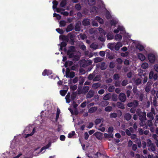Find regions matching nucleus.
Returning a JSON list of instances; mask_svg holds the SVG:
<instances>
[{
	"label": "nucleus",
	"instance_id": "cd10ccee",
	"mask_svg": "<svg viewBox=\"0 0 158 158\" xmlns=\"http://www.w3.org/2000/svg\"><path fill=\"white\" fill-rule=\"evenodd\" d=\"M108 47L111 50H113L114 49V43H109L108 44Z\"/></svg>",
	"mask_w": 158,
	"mask_h": 158
},
{
	"label": "nucleus",
	"instance_id": "0eeeda50",
	"mask_svg": "<svg viewBox=\"0 0 158 158\" xmlns=\"http://www.w3.org/2000/svg\"><path fill=\"white\" fill-rule=\"evenodd\" d=\"M81 25V23L80 22H77L75 24L74 28L75 30L76 31H80V26Z\"/></svg>",
	"mask_w": 158,
	"mask_h": 158
},
{
	"label": "nucleus",
	"instance_id": "9b49d317",
	"mask_svg": "<svg viewBox=\"0 0 158 158\" xmlns=\"http://www.w3.org/2000/svg\"><path fill=\"white\" fill-rule=\"evenodd\" d=\"M82 23L84 26H88L90 24L89 20L88 19H85L83 20Z\"/></svg>",
	"mask_w": 158,
	"mask_h": 158
},
{
	"label": "nucleus",
	"instance_id": "4be33fe9",
	"mask_svg": "<svg viewBox=\"0 0 158 158\" xmlns=\"http://www.w3.org/2000/svg\"><path fill=\"white\" fill-rule=\"evenodd\" d=\"M70 94L69 92H68L65 97L66 100V102L67 103H69L70 102L71 100L70 99Z\"/></svg>",
	"mask_w": 158,
	"mask_h": 158
},
{
	"label": "nucleus",
	"instance_id": "72a5a7b5",
	"mask_svg": "<svg viewBox=\"0 0 158 158\" xmlns=\"http://www.w3.org/2000/svg\"><path fill=\"white\" fill-rule=\"evenodd\" d=\"M153 120L149 119L147 122V125L149 127H152L153 126L152 121Z\"/></svg>",
	"mask_w": 158,
	"mask_h": 158
},
{
	"label": "nucleus",
	"instance_id": "864d4df0",
	"mask_svg": "<svg viewBox=\"0 0 158 158\" xmlns=\"http://www.w3.org/2000/svg\"><path fill=\"white\" fill-rule=\"evenodd\" d=\"M90 47L93 49L95 50L98 48V45L94 44V43H92L90 46Z\"/></svg>",
	"mask_w": 158,
	"mask_h": 158
},
{
	"label": "nucleus",
	"instance_id": "7c9ffc66",
	"mask_svg": "<svg viewBox=\"0 0 158 158\" xmlns=\"http://www.w3.org/2000/svg\"><path fill=\"white\" fill-rule=\"evenodd\" d=\"M51 143H49L47 145L43 147L40 150V152H42L44 150H45L51 146Z\"/></svg>",
	"mask_w": 158,
	"mask_h": 158
},
{
	"label": "nucleus",
	"instance_id": "9d476101",
	"mask_svg": "<svg viewBox=\"0 0 158 158\" xmlns=\"http://www.w3.org/2000/svg\"><path fill=\"white\" fill-rule=\"evenodd\" d=\"M122 44L121 43L118 42L114 46V49L116 51H118L119 50L120 48L122 46Z\"/></svg>",
	"mask_w": 158,
	"mask_h": 158
},
{
	"label": "nucleus",
	"instance_id": "3c124183",
	"mask_svg": "<svg viewBox=\"0 0 158 158\" xmlns=\"http://www.w3.org/2000/svg\"><path fill=\"white\" fill-rule=\"evenodd\" d=\"M56 30L58 33L60 34H62L64 33V31L63 30L60 28H56Z\"/></svg>",
	"mask_w": 158,
	"mask_h": 158
},
{
	"label": "nucleus",
	"instance_id": "c756f323",
	"mask_svg": "<svg viewBox=\"0 0 158 158\" xmlns=\"http://www.w3.org/2000/svg\"><path fill=\"white\" fill-rule=\"evenodd\" d=\"M110 94L109 93L106 94L103 97V99L105 100H109L110 98Z\"/></svg>",
	"mask_w": 158,
	"mask_h": 158
},
{
	"label": "nucleus",
	"instance_id": "69168bd1",
	"mask_svg": "<svg viewBox=\"0 0 158 158\" xmlns=\"http://www.w3.org/2000/svg\"><path fill=\"white\" fill-rule=\"evenodd\" d=\"M136 113L137 115L139 116L140 115H141V114L143 113L141 111V110L140 109H138L136 111Z\"/></svg>",
	"mask_w": 158,
	"mask_h": 158
},
{
	"label": "nucleus",
	"instance_id": "bb28decb",
	"mask_svg": "<svg viewBox=\"0 0 158 158\" xmlns=\"http://www.w3.org/2000/svg\"><path fill=\"white\" fill-rule=\"evenodd\" d=\"M107 39L108 40H112L114 38L113 35L110 33H108L106 35Z\"/></svg>",
	"mask_w": 158,
	"mask_h": 158
},
{
	"label": "nucleus",
	"instance_id": "b1692460",
	"mask_svg": "<svg viewBox=\"0 0 158 158\" xmlns=\"http://www.w3.org/2000/svg\"><path fill=\"white\" fill-rule=\"evenodd\" d=\"M142 81V80L139 78L136 79L134 82L135 84L136 85H140Z\"/></svg>",
	"mask_w": 158,
	"mask_h": 158
},
{
	"label": "nucleus",
	"instance_id": "7ed1b4c3",
	"mask_svg": "<svg viewBox=\"0 0 158 158\" xmlns=\"http://www.w3.org/2000/svg\"><path fill=\"white\" fill-rule=\"evenodd\" d=\"M126 96L125 94L121 93L118 96V99L122 102H124L126 100Z\"/></svg>",
	"mask_w": 158,
	"mask_h": 158
},
{
	"label": "nucleus",
	"instance_id": "f3484780",
	"mask_svg": "<svg viewBox=\"0 0 158 158\" xmlns=\"http://www.w3.org/2000/svg\"><path fill=\"white\" fill-rule=\"evenodd\" d=\"M138 57L141 61H143L145 59V56L141 53H139L138 54Z\"/></svg>",
	"mask_w": 158,
	"mask_h": 158
},
{
	"label": "nucleus",
	"instance_id": "393cba45",
	"mask_svg": "<svg viewBox=\"0 0 158 158\" xmlns=\"http://www.w3.org/2000/svg\"><path fill=\"white\" fill-rule=\"evenodd\" d=\"M95 76V74L94 72H93V73H90L89 75L88 76V78L89 80L91 81L93 79H93L94 78Z\"/></svg>",
	"mask_w": 158,
	"mask_h": 158
},
{
	"label": "nucleus",
	"instance_id": "4d7b16f0",
	"mask_svg": "<svg viewBox=\"0 0 158 158\" xmlns=\"http://www.w3.org/2000/svg\"><path fill=\"white\" fill-rule=\"evenodd\" d=\"M75 7L76 9L78 10H80L81 8V6L80 4L79 3L77 4L75 6Z\"/></svg>",
	"mask_w": 158,
	"mask_h": 158
},
{
	"label": "nucleus",
	"instance_id": "423d86ee",
	"mask_svg": "<svg viewBox=\"0 0 158 158\" xmlns=\"http://www.w3.org/2000/svg\"><path fill=\"white\" fill-rule=\"evenodd\" d=\"M94 94V92L93 90H90L86 94V98H90L92 97Z\"/></svg>",
	"mask_w": 158,
	"mask_h": 158
},
{
	"label": "nucleus",
	"instance_id": "39448f33",
	"mask_svg": "<svg viewBox=\"0 0 158 158\" xmlns=\"http://www.w3.org/2000/svg\"><path fill=\"white\" fill-rule=\"evenodd\" d=\"M139 119L141 122L147 120L146 117V113L145 111L143 112V113L139 116Z\"/></svg>",
	"mask_w": 158,
	"mask_h": 158
},
{
	"label": "nucleus",
	"instance_id": "603ef678",
	"mask_svg": "<svg viewBox=\"0 0 158 158\" xmlns=\"http://www.w3.org/2000/svg\"><path fill=\"white\" fill-rule=\"evenodd\" d=\"M110 118H116L117 116V114L115 113H112L110 114Z\"/></svg>",
	"mask_w": 158,
	"mask_h": 158
},
{
	"label": "nucleus",
	"instance_id": "6e6d98bb",
	"mask_svg": "<svg viewBox=\"0 0 158 158\" xmlns=\"http://www.w3.org/2000/svg\"><path fill=\"white\" fill-rule=\"evenodd\" d=\"M94 61L95 63H98L102 61L101 58L99 57H97L94 59Z\"/></svg>",
	"mask_w": 158,
	"mask_h": 158
},
{
	"label": "nucleus",
	"instance_id": "a19ab883",
	"mask_svg": "<svg viewBox=\"0 0 158 158\" xmlns=\"http://www.w3.org/2000/svg\"><path fill=\"white\" fill-rule=\"evenodd\" d=\"M96 20L101 23H103V20L98 16H96Z\"/></svg>",
	"mask_w": 158,
	"mask_h": 158
},
{
	"label": "nucleus",
	"instance_id": "338daca9",
	"mask_svg": "<svg viewBox=\"0 0 158 158\" xmlns=\"http://www.w3.org/2000/svg\"><path fill=\"white\" fill-rule=\"evenodd\" d=\"M150 87L149 86L147 85L145 87V90L147 93H149L150 91Z\"/></svg>",
	"mask_w": 158,
	"mask_h": 158
},
{
	"label": "nucleus",
	"instance_id": "37998d69",
	"mask_svg": "<svg viewBox=\"0 0 158 158\" xmlns=\"http://www.w3.org/2000/svg\"><path fill=\"white\" fill-rule=\"evenodd\" d=\"M52 3L53 4L52 6L53 8V9L56 8H57V6L58 4V2L54 0L52 2Z\"/></svg>",
	"mask_w": 158,
	"mask_h": 158
},
{
	"label": "nucleus",
	"instance_id": "4c0bfd02",
	"mask_svg": "<svg viewBox=\"0 0 158 158\" xmlns=\"http://www.w3.org/2000/svg\"><path fill=\"white\" fill-rule=\"evenodd\" d=\"M115 87L114 85L110 86L108 89V90L110 92H113L114 91Z\"/></svg>",
	"mask_w": 158,
	"mask_h": 158
},
{
	"label": "nucleus",
	"instance_id": "bf43d9fd",
	"mask_svg": "<svg viewBox=\"0 0 158 158\" xmlns=\"http://www.w3.org/2000/svg\"><path fill=\"white\" fill-rule=\"evenodd\" d=\"M128 84V81L127 80H123L122 82V85L123 86H126Z\"/></svg>",
	"mask_w": 158,
	"mask_h": 158
},
{
	"label": "nucleus",
	"instance_id": "aec40b11",
	"mask_svg": "<svg viewBox=\"0 0 158 158\" xmlns=\"http://www.w3.org/2000/svg\"><path fill=\"white\" fill-rule=\"evenodd\" d=\"M73 62L71 61L68 60L66 61L64 64V66L65 67H67L68 66H70L72 65Z\"/></svg>",
	"mask_w": 158,
	"mask_h": 158
},
{
	"label": "nucleus",
	"instance_id": "680f3d73",
	"mask_svg": "<svg viewBox=\"0 0 158 158\" xmlns=\"http://www.w3.org/2000/svg\"><path fill=\"white\" fill-rule=\"evenodd\" d=\"M67 55L69 56V58H73L75 55L73 53H71V52H67Z\"/></svg>",
	"mask_w": 158,
	"mask_h": 158
},
{
	"label": "nucleus",
	"instance_id": "412c9836",
	"mask_svg": "<svg viewBox=\"0 0 158 158\" xmlns=\"http://www.w3.org/2000/svg\"><path fill=\"white\" fill-rule=\"evenodd\" d=\"M101 86V84L98 83H95L92 85V87L93 89H98Z\"/></svg>",
	"mask_w": 158,
	"mask_h": 158
},
{
	"label": "nucleus",
	"instance_id": "1a4fd4ad",
	"mask_svg": "<svg viewBox=\"0 0 158 158\" xmlns=\"http://www.w3.org/2000/svg\"><path fill=\"white\" fill-rule=\"evenodd\" d=\"M52 73V71L45 69L42 73V75L45 76L46 75L48 76Z\"/></svg>",
	"mask_w": 158,
	"mask_h": 158
},
{
	"label": "nucleus",
	"instance_id": "6ab92c4d",
	"mask_svg": "<svg viewBox=\"0 0 158 158\" xmlns=\"http://www.w3.org/2000/svg\"><path fill=\"white\" fill-rule=\"evenodd\" d=\"M68 89V86H67L66 89L60 90V95L62 96H64L66 94Z\"/></svg>",
	"mask_w": 158,
	"mask_h": 158
},
{
	"label": "nucleus",
	"instance_id": "c9c22d12",
	"mask_svg": "<svg viewBox=\"0 0 158 158\" xmlns=\"http://www.w3.org/2000/svg\"><path fill=\"white\" fill-rule=\"evenodd\" d=\"M136 48L140 51H143L144 49V47L143 46L140 44H137Z\"/></svg>",
	"mask_w": 158,
	"mask_h": 158
},
{
	"label": "nucleus",
	"instance_id": "5fc2aeb1",
	"mask_svg": "<svg viewBox=\"0 0 158 158\" xmlns=\"http://www.w3.org/2000/svg\"><path fill=\"white\" fill-rule=\"evenodd\" d=\"M60 26L64 27L66 25V22L64 20H62L60 22Z\"/></svg>",
	"mask_w": 158,
	"mask_h": 158
},
{
	"label": "nucleus",
	"instance_id": "f8f14e48",
	"mask_svg": "<svg viewBox=\"0 0 158 158\" xmlns=\"http://www.w3.org/2000/svg\"><path fill=\"white\" fill-rule=\"evenodd\" d=\"M73 28L74 27L73 24L71 23L67 26L66 29V31L68 32L72 31L73 29Z\"/></svg>",
	"mask_w": 158,
	"mask_h": 158
},
{
	"label": "nucleus",
	"instance_id": "09e8293b",
	"mask_svg": "<svg viewBox=\"0 0 158 158\" xmlns=\"http://www.w3.org/2000/svg\"><path fill=\"white\" fill-rule=\"evenodd\" d=\"M120 77L118 74L117 73H115L113 76V79L115 80H117L119 79Z\"/></svg>",
	"mask_w": 158,
	"mask_h": 158
},
{
	"label": "nucleus",
	"instance_id": "774afa93",
	"mask_svg": "<svg viewBox=\"0 0 158 158\" xmlns=\"http://www.w3.org/2000/svg\"><path fill=\"white\" fill-rule=\"evenodd\" d=\"M115 66V63L113 62H111L110 63L109 67L111 69L113 68Z\"/></svg>",
	"mask_w": 158,
	"mask_h": 158
},
{
	"label": "nucleus",
	"instance_id": "de8ad7c7",
	"mask_svg": "<svg viewBox=\"0 0 158 158\" xmlns=\"http://www.w3.org/2000/svg\"><path fill=\"white\" fill-rule=\"evenodd\" d=\"M89 90V86H85L83 88L82 91L86 93L87 92H88Z\"/></svg>",
	"mask_w": 158,
	"mask_h": 158
},
{
	"label": "nucleus",
	"instance_id": "e433bc0d",
	"mask_svg": "<svg viewBox=\"0 0 158 158\" xmlns=\"http://www.w3.org/2000/svg\"><path fill=\"white\" fill-rule=\"evenodd\" d=\"M60 113V109L58 108L57 110L56 116L55 119V120L57 121L59 118V114Z\"/></svg>",
	"mask_w": 158,
	"mask_h": 158
},
{
	"label": "nucleus",
	"instance_id": "f704fd0d",
	"mask_svg": "<svg viewBox=\"0 0 158 158\" xmlns=\"http://www.w3.org/2000/svg\"><path fill=\"white\" fill-rule=\"evenodd\" d=\"M117 105L118 107L119 108L121 109H124L125 108L124 105L120 102H118Z\"/></svg>",
	"mask_w": 158,
	"mask_h": 158
},
{
	"label": "nucleus",
	"instance_id": "473e14b6",
	"mask_svg": "<svg viewBox=\"0 0 158 158\" xmlns=\"http://www.w3.org/2000/svg\"><path fill=\"white\" fill-rule=\"evenodd\" d=\"M104 135L105 138H113V134L112 133L109 134L107 133H105Z\"/></svg>",
	"mask_w": 158,
	"mask_h": 158
},
{
	"label": "nucleus",
	"instance_id": "2f4dec72",
	"mask_svg": "<svg viewBox=\"0 0 158 158\" xmlns=\"http://www.w3.org/2000/svg\"><path fill=\"white\" fill-rule=\"evenodd\" d=\"M100 68L102 70H104L106 69V64L104 62H102Z\"/></svg>",
	"mask_w": 158,
	"mask_h": 158
},
{
	"label": "nucleus",
	"instance_id": "79ce46f5",
	"mask_svg": "<svg viewBox=\"0 0 158 158\" xmlns=\"http://www.w3.org/2000/svg\"><path fill=\"white\" fill-rule=\"evenodd\" d=\"M66 4V2L65 0L62 1L60 3V6L61 7H64Z\"/></svg>",
	"mask_w": 158,
	"mask_h": 158
},
{
	"label": "nucleus",
	"instance_id": "ddd939ff",
	"mask_svg": "<svg viewBox=\"0 0 158 158\" xmlns=\"http://www.w3.org/2000/svg\"><path fill=\"white\" fill-rule=\"evenodd\" d=\"M60 38L62 40L65 41V42H68L69 40V37L68 36L65 35H61L60 36Z\"/></svg>",
	"mask_w": 158,
	"mask_h": 158
},
{
	"label": "nucleus",
	"instance_id": "052dcab7",
	"mask_svg": "<svg viewBox=\"0 0 158 158\" xmlns=\"http://www.w3.org/2000/svg\"><path fill=\"white\" fill-rule=\"evenodd\" d=\"M156 99H156V96H154L153 97V101L152 103H153V105L154 106H156L157 105Z\"/></svg>",
	"mask_w": 158,
	"mask_h": 158
},
{
	"label": "nucleus",
	"instance_id": "4468645a",
	"mask_svg": "<svg viewBox=\"0 0 158 158\" xmlns=\"http://www.w3.org/2000/svg\"><path fill=\"white\" fill-rule=\"evenodd\" d=\"M75 51V48L74 46H71L69 47V49L67 52L73 53Z\"/></svg>",
	"mask_w": 158,
	"mask_h": 158
},
{
	"label": "nucleus",
	"instance_id": "e2e57ef3",
	"mask_svg": "<svg viewBox=\"0 0 158 158\" xmlns=\"http://www.w3.org/2000/svg\"><path fill=\"white\" fill-rule=\"evenodd\" d=\"M110 23L112 26H115L117 22L116 21L112 19L110 21Z\"/></svg>",
	"mask_w": 158,
	"mask_h": 158
},
{
	"label": "nucleus",
	"instance_id": "13d9d810",
	"mask_svg": "<svg viewBox=\"0 0 158 158\" xmlns=\"http://www.w3.org/2000/svg\"><path fill=\"white\" fill-rule=\"evenodd\" d=\"M67 45L66 42H62L60 44V48L62 49L63 48L66 47Z\"/></svg>",
	"mask_w": 158,
	"mask_h": 158
},
{
	"label": "nucleus",
	"instance_id": "dca6fc26",
	"mask_svg": "<svg viewBox=\"0 0 158 158\" xmlns=\"http://www.w3.org/2000/svg\"><path fill=\"white\" fill-rule=\"evenodd\" d=\"M97 107L95 106L91 107L89 109L88 112L90 114L94 113L97 110Z\"/></svg>",
	"mask_w": 158,
	"mask_h": 158
},
{
	"label": "nucleus",
	"instance_id": "c85d7f7f",
	"mask_svg": "<svg viewBox=\"0 0 158 158\" xmlns=\"http://www.w3.org/2000/svg\"><path fill=\"white\" fill-rule=\"evenodd\" d=\"M122 38V35L119 34H116L115 36V39L117 41L121 40Z\"/></svg>",
	"mask_w": 158,
	"mask_h": 158
},
{
	"label": "nucleus",
	"instance_id": "49530a36",
	"mask_svg": "<svg viewBox=\"0 0 158 158\" xmlns=\"http://www.w3.org/2000/svg\"><path fill=\"white\" fill-rule=\"evenodd\" d=\"M144 98V95L142 93H140L139 95V99L140 101H142Z\"/></svg>",
	"mask_w": 158,
	"mask_h": 158
},
{
	"label": "nucleus",
	"instance_id": "8fccbe9b",
	"mask_svg": "<svg viewBox=\"0 0 158 158\" xmlns=\"http://www.w3.org/2000/svg\"><path fill=\"white\" fill-rule=\"evenodd\" d=\"M102 105L103 106H106L108 105L109 103V102L106 101V100H105V101H103L101 102Z\"/></svg>",
	"mask_w": 158,
	"mask_h": 158
},
{
	"label": "nucleus",
	"instance_id": "c03bdc74",
	"mask_svg": "<svg viewBox=\"0 0 158 158\" xmlns=\"http://www.w3.org/2000/svg\"><path fill=\"white\" fill-rule=\"evenodd\" d=\"M100 80V77L99 75H97L95 77H94L93 79V81H99Z\"/></svg>",
	"mask_w": 158,
	"mask_h": 158
},
{
	"label": "nucleus",
	"instance_id": "0e129e2a",
	"mask_svg": "<svg viewBox=\"0 0 158 158\" xmlns=\"http://www.w3.org/2000/svg\"><path fill=\"white\" fill-rule=\"evenodd\" d=\"M154 75V73L152 71H151L149 74V79H152L153 78Z\"/></svg>",
	"mask_w": 158,
	"mask_h": 158
},
{
	"label": "nucleus",
	"instance_id": "a18cd8bd",
	"mask_svg": "<svg viewBox=\"0 0 158 158\" xmlns=\"http://www.w3.org/2000/svg\"><path fill=\"white\" fill-rule=\"evenodd\" d=\"M148 63L145 62L143 63L141 65V67L143 69H145L148 67Z\"/></svg>",
	"mask_w": 158,
	"mask_h": 158
},
{
	"label": "nucleus",
	"instance_id": "a211bd4d",
	"mask_svg": "<svg viewBox=\"0 0 158 158\" xmlns=\"http://www.w3.org/2000/svg\"><path fill=\"white\" fill-rule=\"evenodd\" d=\"M124 119L127 120H130L131 118V116L130 114L129 113H127L125 114L124 115Z\"/></svg>",
	"mask_w": 158,
	"mask_h": 158
},
{
	"label": "nucleus",
	"instance_id": "a878e982",
	"mask_svg": "<svg viewBox=\"0 0 158 158\" xmlns=\"http://www.w3.org/2000/svg\"><path fill=\"white\" fill-rule=\"evenodd\" d=\"M85 81L84 78L82 76L80 77L79 79V83L80 85H83V83Z\"/></svg>",
	"mask_w": 158,
	"mask_h": 158
},
{
	"label": "nucleus",
	"instance_id": "ea45409f",
	"mask_svg": "<svg viewBox=\"0 0 158 158\" xmlns=\"http://www.w3.org/2000/svg\"><path fill=\"white\" fill-rule=\"evenodd\" d=\"M112 110V108L111 106H108L105 107V110L106 111L110 112Z\"/></svg>",
	"mask_w": 158,
	"mask_h": 158
},
{
	"label": "nucleus",
	"instance_id": "58836bf2",
	"mask_svg": "<svg viewBox=\"0 0 158 158\" xmlns=\"http://www.w3.org/2000/svg\"><path fill=\"white\" fill-rule=\"evenodd\" d=\"M75 134V131H72L68 134V137L69 138H71Z\"/></svg>",
	"mask_w": 158,
	"mask_h": 158
},
{
	"label": "nucleus",
	"instance_id": "f257e3e1",
	"mask_svg": "<svg viewBox=\"0 0 158 158\" xmlns=\"http://www.w3.org/2000/svg\"><path fill=\"white\" fill-rule=\"evenodd\" d=\"M139 105V102L137 100H134L132 102L128 103L127 104V106L129 107H133L136 108Z\"/></svg>",
	"mask_w": 158,
	"mask_h": 158
},
{
	"label": "nucleus",
	"instance_id": "20e7f679",
	"mask_svg": "<svg viewBox=\"0 0 158 158\" xmlns=\"http://www.w3.org/2000/svg\"><path fill=\"white\" fill-rule=\"evenodd\" d=\"M148 141L150 143H149L148 142V146L150 147V149L153 152L155 151H156V146L155 144L151 143L152 141L150 139H149Z\"/></svg>",
	"mask_w": 158,
	"mask_h": 158
},
{
	"label": "nucleus",
	"instance_id": "2eb2a0df",
	"mask_svg": "<svg viewBox=\"0 0 158 158\" xmlns=\"http://www.w3.org/2000/svg\"><path fill=\"white\" fill-rule=\"evenodd\" d=\"M156 115L155 114H153L151 113V112L148 113L147 114V116L149 119L153 120L154 118V116Z\"/></svg>",
	"mask_w": 158,
	"mask_h": 158
},
{
	"label": "nucleus",
	"instance_id": "5701e85b",
	"mask_svg": "<svg viewBox=\"0 0 158 158\" xmlns=\"http://www.w3.org/2000/svg\"><path fill=\"white\" fill-rule=\"evenodd\" d=\"M66 77H70V78H73L75 77V73L74 72H71L69 73V75L68 76V74L67 73L66 74Z\"/></svg>",
	"mask_w": 158,
	"mask_h": 158
},
{
	"label": "nucleus",
	"instance_id": "6e6552de",
	"mask_svg": "<svg viewBox=\"0 0 158 158\" xmlns=\"http://www.w3.org/2000/svg\"><path fill=\"white\" fill-rule=\"evenodd\" d=\"M96 137L98 139H102L103 136V134L99 132H97L94 134Z\"/></svg>",
	"mask_w": 158,
	"mask_h": 158
},
{
	"label": "nucleus",
	"instance_id": "f03ea898",
	"mask_svg": "<svg viewBox=\"0 0 158 158\" xmlns=\"http://www.w3.org/2000/svg\"><path fill=\"white\" fill-rule=\"evenodd\" d=\"M148 58L149 61L151 63H153L155 62L156 60V57L154 54L152 53L148 54Z\"/></svg>",
	"mask_w": 158,
	"mask_h": 158
}]
</instances>
